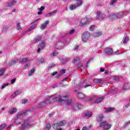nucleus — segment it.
Returning a JSON list of instances; mask_svg holds the SVG:
<instances>
[{"mask_svg": "<svg viewBox=\"0 0 130 130\" xmlns=\"http://www.w3.org/2000/svg\"><path fill=\"white\" fill-rule=\"evenodd\" d=\"M68 99H69V96L68 95L65 96H61L60 95L48 96L43 102L37 105V108H43V107H45V106H47L48 104H50L51 101H53L54 103L58 102V104H60V103H62L63 101H66Z\"/></svg>", "mask_w": 130, "mask_h": 130, "instance_id": "1", "label": "nucleus"}, {"mask_svg": "<svg viewBox=\"0 0 130 130\" xmlns=\"http://www.w3.org/2000/svg\"><path fill=\"white\" fill-rule=\"evenodd\" d=\"M66 124H67V121L62 120L59 122L53 124L52 126L55 130H62L61 126H63V125H66Z\"/></svg>", "mask_w": 130, "mask_h": 130, "instance_id": "2", "label": "nucleus"}, {"mask_svg": "<svg viewBox=\"0 0 130 130\" xmlns=\"http://www.w3.org/2000/svg\"><path fill=\"white\" fill-rule=\"evenodd\" d=\"M100 127H103V130H110L112 125L109 123L107 121H104L100 124Z\"/></svg>", "mask_w": 130, "mask_h": 130, "instance_id": "3", "label": "nucleus"}, {"mask_svg": "<svg viewBox=\"0 0 130 130\" xmlns=\"http://www.w3.org/2000/svg\"><path fill=\"white\" fill-rule=\"evenodd\" d=\"M91 36L90 32L85 31L83 33L82 36V40L83 42H87L89 40V37Z\"/></svg>", "mask_w": 130, "mask_h": 130, "instance_id": "4", "label": "nucleus"}, {"mask_svg": "<svg viewBox=\"0 0 130 130\" xmlns=\"http://www.w3.org/2000/svg\"><path fill=\"white\" fill-rule=\"evenodd\" d=\"M83 5V1H79V3H77L76 5H71L69 9L71 11H74V10H76L77 8H79V7H81Z\"/></svg>", "mask_w": 130, "mask_h": 130, "instance_id": "5", "label": "nucleus"}, {"mask_svg": "<svg viewBox=\"0 0 130 130\" xmlns=\"http://www.w3.org/2000/svg\"><path fill=\"white\" fill-rule=\"evenodd\" d=\"M96 19L99 20L100 21H102L104 20V18H105V14H102L101 12L98 11L96 13Z\"/></svg>", "mask_w": 130, "mask_h": 130, "instance_id": "6", "label": "nucleus"}, {"mask_svg": "<svg viewBox=\"0 0 130 130\" xmlns=\"http://www.w3.org/2000/svg\"><path fill=\"white\" fill-rule=\"evenodd\" d=\"M32 125H34V124H29V123H28V121H25L24 122V123L21 125L20 130H24L25 127H28V126H32Z\"/></svg>", "mask_w": 130, "mask_h": 130, "instance_id": "7", "label": "nucleus"}, {"mask_svg": "<svg viewBox=\"0 0 130 130\" xmlns=\"http://www.w3.org/2000/svg\"><path fill=\"white\" fill-rule=\"evenodd\" d=\"M27 111H32L31 109L27 110L26 111H22L21 112H18L17 115V118H19V117H21V116H24V115H26V113H27Z\"/></svg>", "mask_w": 130, "mask_h": 130, "instance_id": "8", "label": "nucleus"}, {"mask_svg": "<svg viewBox=\"0 0 130 130\" xmlns=\"http://www.w3.org/2000/svg\"><path fill=\"white\" fill-rule=\"evenodd\" d=\"M93 83L96 85H102L104 83V81L103 79H93Z\"/></svg>", "mask_w": 130, "mask_h": 130, "instance_id": "9", "label": "nucleus"}, {"mask_svg": "<svg viewBox=\"0 0 130 130\" xmlns=\"http://www.w3.org/2000/svg\"><path fill=\"white\" fill-rule=\"evenodd\" d=\"M49 24V21L48 20L46 21L43 24H42L40 26V29H41V30H44V29H45V28L47 27V25H48Z\"/></svg>", "mask_w": 130, "mask_h": 130, "instance_id": "10", "label": "nucleus"}, {"mask_svg": "<svg viewBox=\"0 0 130 130\" xmlns=\"http://www.w3.org/2000/svg\"><path fill=\"white\" fill-rule=\"evenodd\" d=\"M81 108H83V106L79 104H76L73 106V110H75V111L79 110V109H81Z\"/></svg>", "mask_w": 130, "mask_h": 130, "instance_id": "11", "label": "nucleus"}, {"mask_svg": "<svg viewBox=\"0 0 130 130\" xmlns=\"http://www.w3.org/2000/svg\"><path fill=\"white\" fill-rule=\"evenodd\" d=\"M92 115H93V113H92V112L87 111L84 113V117L87 119H88V118H90Z\"/></svg>", "mask_w": 130, "mask_h": 130, "instance_id": "12", "label": "nucleus"}, {"mask_svg": "<svg viewBox=\"0 0 130 130\" xmlns=\"http://www.w3.org/2000/svg\"><path fill=\"white\" fill-rule=\"evenodd\" d=\"M103 118H104V115L103 114H101L96 117V120L98 122H100L103 120Z\"/></svg>", "mask_w": 130, "mask_h": 130, "instance_id": "13", "label": "nucleus"}, {"mask_svg": "<svg viewBox=\"0 0 130 130\" xmlns=\"http://www.w3.org/2000/svg\"><path fill=\"white\" fill-rule=\"evenodd\" d=\"M89 23L88 21V19L87 18H82L81 21V26H84L85 24Z\"/></svg>", "mask_w": 130, "mask_h": 130, "instance_id": "14", "label": "nucleus"}, {"mask_svg": "<svg viewBox=\"0 0 130 130\" xmlns=\"http://www.w3.org/2000/svg\"><path fill=\"white\" fill-rule=\"evenodd\" d=\"M105 53L107 54H112L113 50L112 48H107L105 49Z\"/></svg>", "mask_w": 130, "mask_h": 130, "instance_id": "15", "label": "nucleus"}, {"mask_svg": "<svg viewBox=\"0 0 130 130\" xmlns=\"http://www.w3.org/2000/svg\"><path fill=\"white\" fill-rule=\"evenodd\" d=\"M17 4V1L12 0L9 3H8L7 6L8 7H10V8L13 7L15 5Z\"/></svg>", "mask_w": 130, "mask_h": 130, "instance_id": "16", "label": "nucleus"}, {"mask_svg": "<svg viewBox=\"0 0 130 130\" xmlns=\"http://www.w3.org/2000/svg\"><path fill=\"white\" fill-rule=\"evenodd\" d=\"M43 37L42 36H39L37 38H35V39L34 40L35 43H37L38 42H40V41H41Z\"/></svg>", "mask_w": 130, "mask_h": 130, "instance_id": "17", "label": "nucleus"}, {"mask_svg": "<svg viewBox=\"0 0 130 130\" xmlns=\"http://www.w3.org/2000/svg\"><path fill=\"white\" fill-rule=\"evenodd\" d=\"M116 18H118V19H121L122 17L124 16V12H120L116 14Z\"/></svg>", "mask_w": 130, "mask_h": 130, "instance_id": "18", "label": "nucleus"}, {"mask_svg": "<svg viewBox=\"0 0 130 130\" xmlns=\"http://www.w3.org/2000/svg\"><path fill=\"white\" fill-rule=\"evenodd\" d=\"M21 93H22L21 90H16L13 94H12L11 98H15L16 96L20 95Z\"/></svg>", "mask_w": 130, "mask_h": 130, "instance_id": "19", "label": "nucleus"}, {"mask_svg": "<svg viewBox=\"0 0 130 130\" xmlns=\"http://www.w3.org/2000/svg\"><path fill=\"white\" fill-rule=\"evenodd\" d=\"M16 62H18V59L14 58L9 62V65L12 66L16 63Z\"/></svg>", "mask_w": 130, "mask_h": 130, "instance_id": "20", "label": "nucleus"}, {"mask_svg": "<svg viewBox=\"0 0 130 130\" xmlns=\"http://www.w3.org/2000/svg\"><path fill=\"white\" fill-rule=\"evenodd\" d=\"M12 126L9 125L7 126V125L6 124H2V125H0V130H3L4 129V128H5V127L7 129L8 128H10Z\"/></svg>", "mask_w": 130, "mask_h": 130, "instance_id": "21", "label": "nucleus"}, {"mask_svg": "<svg viewBox=\"0 0 130 130\" xmlns=\"http://www.w3.org/2000/svg\"><path fill=\"white\" fill-rule=\"evenodd\" d=\"M9 113H10V114H13V113H16L17 112V108H11L9 111Z\"/></svg>", "mask_w": 130, "mask_h": 130, "instance_id": "22", "label": "nucleus"}, {"mask_svg": "<svg viewBox=\"0 0 130 130\" xmlns=\"http://www.w3.org/2000/svg\"><path fill=\"white\" fill-rule=\"evenodd\" d=\"M74 62L75 64H79L80 63V58L78 57H74Z\"/></svg>", "mask_w": 130, "mask_h": 130, "instance_id": "23", "label": "nucleus"}, {"mask_svg": "<svg viewBox=\"0 0 130 130\" xmlns=\"http://www.w3.org/2000/svg\"><path fill=\"white\" fill-rule=\"evenodd\" d=\"M70 58H66L65 59H61V61L62 62V64H66L69 60H70Z\"/></svg>", "mask_w": 130, "mask_h": 130, "instance_id": "24", "label": "nucleus"}, {"mask_svg": "<svg viewBox=\"0 0 130 130\" xmlns=\"http://www.w3.org/2000/svg\"><path fill=\"white\" fill-rule=\"evenodd\" d=\"M77 96L78 97V98H80V99H83V98H85V94L82 92L78 93Z\"/></svg>", "mask_w": 130, "mask_h": 130, "instance_id": "25", "label": "nucleus"}, {"mask_svg": "<svg viewBox=\"0 0 130 130\" xmlns=\"http://www.w3.org/2000/svg\"><path fill=\"white\" fill-rule=\"evenodd\" d=\"M35 72V68H32L30 71H29L28 72V76H29L30 77H31V76H32V75H33V74H34V73Z\"/></svg>", "mask_w": 130, "mask_h": 130, "instance_id": "26", "label": "nucleus"}, {"mask_svg": "<svg viewBox=\"0 0 130 130\" xmlns=\"http://www.w3.org/2000/svg\"><path fill=\"white\" fill-rule=\"evenodd\" d=\"M109 17L111 20H115V18H116V14L111 13L109 15Z\"/></svg>", "mask_w": 130, "mask_h": 130, "instance_id": "27", "label": "nucleus"}, {"mask_svg": "<svg viewBox=\"0 0 130 130\" xmlns=\"http://www.w3.org/2000/svg\"><path fill=\"white\" fill-rule=\"evenodd\" d=\"M114 109L113 107H109V108H106L105 110V112H106V113L110 112V111H113Z\"/></svg>", "mask_w": 130, "mask_h": 130, "instance_id": "28", "label": "nucleus"}, {"mask_svg": "<svg viewBox=\"0 0 130 130\" xmlns=\"http://www.w3.org/2000/svg\"><path fill=\"white\" fill-rule=\"evenodd\" d=\"M5 73H6V69H0V77L4 76V74H5Z\"/></svg>", "mask_w": 130, "mask_h": 130, "instance_id": "29", "label": "nucleus"}, {"mask_svg": "<svg viewBox=\"0 0 130 130\" xmlns=\"http://www.w3.org/2000/svg\"><path fill=\"white\" fill-rule=\"evenodd\" d=\"M56 13V11L54 10L53 12L51 13H47L45 16L47 17V18H49L52 15H53V14H55Z\"/></svg>", "mask_w": 130, "mask_h": 130, "instance_id": "30", "label": "nucleus"}, {"mask_svg": "<svg viewBox=\"0 0 130 130\" xmlns=\"http://www.w3.org/2000/svg\"><path fill=\"white\" fill-rule=\"evenodd\" d=\"M104 100V98L101 97L100 98H98L96 100H95V103H100V102H102Z\"/></svg>", "mask_w": 130, "mask_h": 130, "instance_id": "31", "label": "nucleus"}, {"mask_svg": "<svg viewBox=\"0 0 130 130\" xmlns=\"http://www.w3.org/2000/svg\"><path fill=\"white\" fill-rule=\"evenodd\" d=\"M28 61H29V60L27 58H23L21 60L20 62L21 63H26V62H28Z\"/></svg>", "mask_w": 130, "mask_h": 130, "instance_id": "32", "label": "nucleus"}, {"mask_svg": "<svg viewBox=\"0 0 130 130\" xmlns=\"http://www.w3.org/2000/svg\"><path fill=\"white\" fill-rule=\"evenodd\" d=\"M128 40H129L128 37H125L123 38L122 42L124 43V44H126V43L127 42V41H128Z\"/></svg>", "mask_w": 130, "mask_h": 130, "instance_id": "33", "label": "nucleus"}, {"mask_svg": "<svg viewBox=\"0 0 130 130\" xmlns=\"http://www.w3.org/2000/svg\"><path fill=\"white\" fill-rule=\"evenodd\" d=\"M124 87H125V88H123V90H127V89L129 88L130 85L128 83H125Z\"/></svg>", "mask_w": 130, "mask_h": 130, "instance_id": "34", "label": "nucleus"}, {"mask_svg": "<svg viewBox=\"0 0 130 130\" xmlns=\"http://www.w3.org/2000/svg\"><path fill=\"white\" fill-rule=\"evenodd\" d=\"M102 35V32H95L93 34L94 37H99V36H101Z\"/></svg>", "mask_w": 130, "mask_h": 130, "instance_id": "35", "label": "nucleus"}, {"mask_svg": "<svg viewBox=\"0 0 130 130\" xmlns=\"http://www.w3.org/2000/svg\"><path fill=\"white\" fill-rule=\"evenodd\" d=\"M45 42H41V45H40V47L41 48V49H43V48H44V47H45Z\"/></svg>", "mask_w": 130, "mask_h": 130, "instance_id": "36", "label": "nucleus"}, {"mask_svg": "<svg viewBox=\"0 0 130 130\" xmlns=\"http://www.w3.org/2000/svg\"><path fill=\"white\" fill-rule=\"evenodd\" d=\"M72 104V100H69L68 101H67L66 102V105L67 106H70Z\"/></svg>", "mask_w": 130, "mask_h": 130, "instance_id": "37", "label": "nucleus"}, {"mask_svg": "<svg viewBox=\"0 0 130 130\" xmlns=\"http://www.w3.org/2000/svg\"><path fill=\"white\" fill-rule=\"evenodd\" d=\"M37 24H34V25H31V27L28 29V31H31V30H33L35 27H36Z\"/></svg>", "mask_w": 130, "mask_h": 130, "instance_id": "38", "label": "nucleus"}, {"mask_svg": "<svg viewBox=\"0 0 130 130\" xmlns=\"http://www.w3.org/2000/svg\"><path fill=\"white\" fill-rule=\"evenodd\" d=\"M17 30H19V31L22 30V27H21V25H20V23H17L16 24Z\"/></svg>", "mask_w": 130, "mask_h": 130, "instance_id": "39", "label": "nucleus"}, {"mask_svg": "<svg viewBox=\"0 0 130 130\" xmlns=\"http://www.w3.org/2000/svg\"><path fill=\"white\" fill-rule=\"evenodd\" d=\"M51 126V125H50V124H47L46 125V130L50 129Z\"/></svg>", "mask_w": 130, "mask_h": 130, "instance_id": "40", "label": "nucleus"}, {"mask_svg": "<svg viewBox=\"0 0 130 130\" xmlns=\"http://www.w3.org/2000/svg\"><path fill=\"white\" fill-rule=\"evenodd\" d=\"M91 85L89 84H86L85 85H84L83 84L81 85V88H87V87H90Z\"/></svg>", "mask_w": 130, "mask_h": 130, "instance_id": "41", "label": "nucleus"}, {"mask_svg": "<svg viewBox=\"0 0 130 130\" xmlns=\"http://www.w3.org/2000/svg\"><path fill=\"white\" fill-rule=\"evenodd\" d=\"M28 102V100L25 99V100H21V104H26Z\"/></svg>", "mask_w": 130, "mask_h": 130, "instance_id": "42", "label": "nucleus"}, {"mask_svg": "<svg viewBox=\"0 0 130 130\" xmlns=\"http://www.w3.org/2000/svg\"><path fill=\"white\" fill-rule=\"evenodd\" d=\"M54 67H55V63H51L49 65V69H52V68H54Z\"/></svg>", "mask_w": 130, "mask_h": 130, "instance_id": "43", "label": "nucleus"}, {"mask_svg": "<svg viewBox=\"0 0 130 130\" xmlns=\"http://www.w3.org/2000/svg\"><path fill=\"white\" fill-rule=\"evenodd\" d=\"M38 10L40 12H42V11H44V10H45V8H44L43 6H42L41 8H38Z\"/></svg>", "mask_w": 130, "mask_h": 130, "instance_id": "44", "label": "nucleus"}, {"mask_svg": "<svg viewBox=\"0 0 130 130\" xmlns=\"http://www.w3.org/2000/svg\"><path fill=\"white\" fill-rule=\"evenodd\" d=\"M95 28V26L94 25H91L89 27V31H93L94 29Z\"/></svg>", "mask_w": 130, "mask_h": 130, "instance_id": "45", "label": "nucleus"}, {"mask_svg": "<svg viewBox=\"0 0 130 130\" xmlns=\"http://www.w3.org/2000/svg\"><path fill=\"white\" fill-rule=\"evenodd\" d=\"M9 86V83H6V84H3V85L2 86V88L1 89H5V88H6V87Z\"/></svg>", "mask_w": 130, "mask_h": 130, "instance_id": "46", "label": "nucleus"}, {"mask_svg": "<svg viewBox=\"0 0 130 130\" xmlns=\"http://www.w3.org/2000/svg\"><path fill=\"white\" fill-rule=\"evenodd\" d=\"M90 128H91L90 126H88V127L84 126L82 128V130H89L90 129Z\"/></svg>", "mask_w": 130, "mask_h": 130, "instance_id": "47", "label": "nucleus"}, {"mask_svg": "<svg viewBox=\"0 0 130 130\" xmlns=\"http://www.w3.org/2000/svg\"><path fill=\"white\" fill-rule=\"evenodd\" d=\"M7 31H8V27L7 26L4 27L2 32H7Z\"/></svg>", "mask_w": 130, "mask_h": 130, "instance_id": "48", "label": "nucleus"}, {"mask_svg": "<svg viewBox=\"0 0 130 130\" xmlns=\"http://www.w3.org/2000/svg\"><path fill=\"white\" fill-rule=\"evenodd\" d=\"M113 80H114V81H118V80H119V77L116 76V77H114Z\"/></svg>", "mask_w": 130, "mask_h": 130, "instance_id": "49", "label": "nucleus"}, {"mask_svg": "<svg viewBox=\"0 0 130 130\" xmlns=\"http://www.w3.org/2000/svg\"><path fill=\"white\" fill-rule=\"evenodd\" d=\"M116 2H117V0H112L111 2L112 6H114V3H116Z\"/></svg>", "mask_w": 130, "mask_h": 130, "instance_id": "50", "label": "nucleus"}, {"mask_svg": "<svg viewBox=\"0 0 130 130\" xmlns=\"http://www.w3.org/2000/svg\"><path fill=\"white\" fill-rule=\"evenodd\" d=\"M41 49H41V47H39L38 48V50L37 51V53H39V52H40V51H41Z\"/></svg>", "mask_w": 130, "mask_h": 130, "instance_id": "51", "label": "nucleus"}, {"mask_svg": "<svg viewBox=\"0 0 130 130\" xmlns=\"http://www.w3.org/2000/svg\"><path fill=\"white\" fill-rule=\"evenodd\" d=\"M60 73L62 75H63V74H65L66 73V70L62 69V70H61Z\"/></svg>", "mask_w": 130, "mask_h": 130, "instance_id": "52", "label": "nucleus"}, {"mask_svg": "<svg viewBox=\"0 0 130 130\" xmlns=\"http://www.w3.org/2000/svg\"><path fill=\"white\" fill-rule=\"evenodd\" d=\"M44 62V59H41L39 61V63H43Z\"/></svg>", "mask_w": 130, "mask_h": 130, "instance_id": "53", "label": "nucleus"}, {"mask_svg": "<svg viewBox=\"0 0 130 130\" xmlns=\"http://www.w3.org/2000/svg\"><path fill=\"white\" fill-rule=\"evenodd\" d=\"M15 82H16V79H12L11 81V84H14V83H15Z\"/></svg>", "mask_w": 130, "mask_h": 130, "instance_id": "54", "label": "nucleus"}, {"mask_svg": "<svg viewBox=\"0 0 130 130\" xmlns=\"http://www.w3.org/2000/svg\"><path fill=\"white\" fill-rule=\"evenodd\" d=\"M40 20V18H38L37 19H36L35 21H34V22L32 23V24H35V23L36 22H38V21H39Z\"/></svg>", "mask_w": 130, "mask_h": 130, "instance_id": "55", "label": "nucleus"}, {"mask_svg": "<svg viewBox=\"0 0 130 130\" xmlns=\"http://www.w3.org/2000/svg\"><path fill=\"white\" fill-rule=\"evenodd\" d=\"M75 32V29H72L69 32V34H73Z\"/></svg>", "mask_w": 130, "mask_h": 130, "instance_id": "56", "label": "nucleus"}, {"mask_svg": "<svg viewBox=\"0 0 130 130\" xmlns=\"http://www.w3.org/2000/svg\"><path fill=\"white\" fill-rule=\"evenodd\" d=\"M56 55H57V52H53L52 54L53 56H55Z\"/></svg>", "mask_w": 130, "mask_h": 130, "instance_id": "57", "label": "nucleus"}, {"mask_svg": "<svg viewBox=\"0 0 130 130\" xmlns=\"http://www.w3.org/2000/svg\"><path fill=\"white\" fill-rule=\"evenodd\" d=\"M57 74V72H54L53 73H51L52 76H55Z\"/></svg>", "mask_w": 130, "mask_h": 130, "instance_id": "58", "label": "nucleus"}, {"mask_svg": "<svg viewBox=\"0 0 130 130\" xmlns=\"http://www.w3.org/2000/svg\"><path fill=\"white\" fill-rule=\"evenodd\" d=\"M18 121H19V120H18V119H16V120H15V123L16 124H20V122H18Z\"/></svg>", "mask_w": 130, "mask_h": 130, "instance_id": "59", "label": "nucleus"}, {"mask_svg": "<svg viewBox=\"0 0 130 130\" xmlns=\"http://www.w3.org/2000/svg\"><path fill=\"white\" fill-rule=\"evenodd\" d=\"M29 68V66H28V64H26V65L24 67V70H26Z\"/></svg>", "mask_w": 130, "mask_h": 130, "instance_id": "60", "label": "nucleus"}, {"mask_svg": "<svg viewBox=\"0 0 130 130\" xmlns=\"http://www.w3.org/2000/svg\"><path fill=\"white\" fill-rule=\"evenodd\" d=\"M79 49V46H76L75 47H74V49L75 50H77V49Z\"/></svg>", "mask_w": 130, "mask_h": 130, "instance_id": "61", "label": "nucleus"}, {"mask_svg": "<svg viewBox=\"0 0 130 130\" xmlns=\"http://www.w3.org/2000/svg\"><path fill=\"white\" fill-rule=\"evenodd\" d=\"M129 106H130V104L128 103V104H127L126 105L125 107H126V108H128V107H129Z\"/></svg>", "mask_w": 130, "mask_h": 130, "instance_id": "62", "label": "nucleus"}, {"mask_svg": "<svg viewBox=\"0 0 130 130\" xmlns=\"http://www.w3.org/2000/svg\"><path fill=\"white\" fill-rule=\"evenodd\" d=\"M16 12H17V9H14L12 10V13H16Z\"/></svg>", "mask_w": 130, "mask_h": 130, "instance_id": "63", "label": "nucleus"}, {"mask_svg": "<svg viewBox=\"0 0 130 130\" xmlns=\"http://www.w3.org/2000/svg\"><path fill=\"white\" fill-rule=\"evenodd\" d=\"M128 123H130V121H128V122H126L125 123L124 126H126Z\"/></svg>", "mask_w": 130, "mask_h": 130, "instance_id": "64", "label": "nucleus"}]
</instances>
